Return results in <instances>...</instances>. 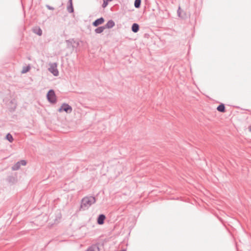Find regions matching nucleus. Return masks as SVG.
<instances>
[{
	"label": "nucleus",
	"mask_w": 251,
	"mask_h": 251,
	"mask_svg": "<svg viewBox=\"0 0 251 251\" xmlns=\"http://www.w3.org/2000/svg\"><path fill=\"white\" fill-rule=\"evenodd\" d=\"M105 28V26H100L96 28L95 31L97 33H100L103 31Z\"/></svg>",
	"instance_id": "ddd939ff"
},
{
	"label": "nucleus",
	"mask_w": 251,
	"mask_h": 251,
	"mask_svg": "<svg viewBox=\"0 0 251 251\" xmlns=\"http://www.w3.org/2000/svg\"><path fill=\"white\" fill-rule=\"evenodd\" d=\"M47 7L49 9H50V10H53V8L52 7H51L49 6H47Z\"/></svg>",
	"instance_id": "a211bd4d"
},
{
	"label": "nucleus",
	"mask_w": 251,
	"mask_h": 251,
	"mask_svg": "<svg viewBox=\"0 0 251 251\" xmlns=\"http://www.w3.org/2000/svg\"><path fill=\"white\" fill-rule=\"evenodd\" d=\"M249 130L251 132V126L249 127Z\"/></svg>",
	"instance_id": "6ab92c4d"
},
{
	"label": "nucleus",
	"mask_w": 251,
	"mask_h": 251,
	"mask_svg": "<svg viewBox=\"0 0 251 251\" xmlns=\"http://www.w3.org/2000/svg\"><path fill=\"white\" fill-rule=\"evenodd\" d=\"M111 0H103V3L102 4L103 7H104V8L105 7L107 6V5L108 4V2Z\"/></svg>",
	"instance_id": "f3484780"
},
{
	"label": "nucleus",
	"mask_w": 251,
	"mask_h": 251,
	"mask_svg": "<svg viewBox=\"0 0 251 251\" xmlns=\"http://www.w3.org/2000/svg\"><path fill=\"white\" fill-rule=\"evenodd\" d=\"M34 32L37 34V35L41 36L42 34V31L41 29L38 27H36L33 29Z\"/></svg>",
	"instance_id": "1a4fd4ad"
},
{
	"label": "nucleus",
	"mask_w": 251,
	"mask_h": 251,
	"mask_svg": "<svg viewBox=\"0 0 251 251\" xmlns=\"http://www.w3.org/2000/svg\"><path fill=\"white\" fill-rule=\"evenodd\" d=\"M96 202L95 197L90 196L84 198L82 200L81 208L85 210Z\"/></svg>",
	"instance_id": "f257e3e1"
},
{
	"label": "nucleus",
	"mask_w": 251,
	"mask_h": 251,
	"mask_svg": "<svg viewBox=\"0 0 251 251\" xmlns=\"http://www.w3.org/2000/svg\"><path fill=\"white\" fill-rule=\"evenodd\" d=\"M47 98L50 102L55 103L56 102V96L55 95L54 92L53 90H50L49 91L47 94Z\"/></svg>",
	"instance_id": "7ed1b4c3"
},
{
	"label": "nucleus",
	"mask_w": 251,
	"mask_h": 251,
	"mask_svg": "<svg viewBox=\"0 0 251 251\" xmlns=\"http://www.w3.org/2000/svg\"><path fill=\"white\" fill-rule=\"evenodd\" d=\"M105 216L104 215H103V214L100 215L98 218V221H97L99 225H102L104 223V221L105 220Z\"/></svg>",
	"instance_id": "0eeeda50"
},
{
	"label": "nucleus",
	"mask_w": 251,
	"mask_h": 251,
	"mask_svg": "<svg viewBox=\"0 0 251 251\" xmlns=\"http://www.w3.org/2000/svg\"><path fill=\"white\" fill-rule=\"evenodd\" d=\"M72 108L67 104H63L61 107L58 109L59 112L65 111L67 113H70L72 112Z\"/></svg>",
	"instance_id": "20e7f679"
},
{
	"label": "nucleus",
	"mask_w": 251,
	"mask_h": 251,
	"mask_svg": "<svg viewBox=\"0 0 251 251\" xmlns=\"http://www.w3.org/2000/svg\"><path fill=\"white\" fill-rule=\"evenodd\" d=\"M217 109L218 111H219V112H224L225 111V107L223 104H221L219 105L217 107Z\"/></svg>",
	"instance_id": "9d476101"
},
{
	"label": "nucleus",
	"mask_w": 251,
	"mask_h": 251,
	"mask_svg": "<svg viewBox=\"0 0 251 251\" xmlns=\"http://www.w3.org/2000/svg\"><path fill=\"white\" fill-rule=\"evenodd\" d=\"M104 22V20L103 18H100L97 19L93 23V25L94 26H97L99 25L102 24Z\"/></svg>",
	"instance_id": "423d86ee"
},
{
	"label": "nucleus",
	"mask_w": 251,
	"mask_h": 251,
	"mask_svg": "<svg viewBox=\"0 0 251 251\" xmlns=\"http://www.w3.org/2000/svg\"><path fill=\"white\" fill-rule=\"evenodd\" d=\"M139 30V25L137 24H133L132 26V30L134 32H137Z\"/></svg>",
	"instance_id": "f8f14e48"
},
{
	"label": "nucleus",
	"mask_w": 251,
	"mask_h": 251,
	"mask_svg": "<svg viewBox=\"0 0 251 251\" xmlns=\"http://www.w3.org/2000/svg\"><path fill=\"white\" fill-rule=\"evenodd\" d=\"M30 69V67L29 65L27 66H25V67H24L23 68V70L22 71V74L26 73L27 72H28Z\"/></svg>",
	"instance_id": "4468645a"
},
{
	"label": "nucleus",
	"mask_w": 251,
	"mask_h": 251,
	"mask_svg": "<svg viewBox=\"0 0 251 251\" xmlns=\"http://www.w3.org/2000/svg\"><path fill=\"white\" fill-rule=\"evenodd\" d=\"M115 25L114 22L112 21H109L107 24L105 25V28H110L113 27Z\"/></svg>",
	"instance_id": "6e6552de"
},
{
	"label": "nucleus",
	"mask_w": 251,
	"mask_h": 251,
	"mask_svg": "<svg viewBox=\"0 0 251 251\" xmlns=\"http://www.w3.org/2000/svg\"><path fill=\"white\" fill-rule=\"evenodd\" d=\"M26 164V162L25 160H21L18 162L12 167L13 170H17L20 169L21 165L25 166Z\"/></svg>",
	"instance_id": "39448f33"
},
{
	"label": "nucleus",
	"mask_w": 251,
	"mask_h": 251,
	"mask_svg": "<svg viewBox=\"0 0 251 251\" xmlns=\"http://www.w3.org/2000/svg\"><path fill=\"white\" fill-rule=\"evenodd\" d=\"M141 0H135L134 2V6L136 8H139L140 7Z\"/></svg>",
	"instance_id": "2eb2a0df"
},
{
	"label": "nucleus",
	"mask_w": 251,
	"mask_h": 251,
	"mask_svg": "<svg viewBox=\"0 0 251 251\" xmlns=\"http://www.w3.org/2000/svg\"><path fill=\"white\" fill-rule=\"evenodd\" d=\"M57 64L56 63H50L49 64V71L54 76H58L59 71L57 70Z\"/></svg>",
	"instance_id": "f03ea898"
},
{
	"label": "nucleus",
	"mask_w": 251,
	"mask_h": 251,
	"mask_svg": "<svg viewBox=\"0 0 251 251\" xmlns=\"http://www.w3.org/2000/svg\"><path fill=\"white\" fill-rule=\"evenodd\" d=\"M67 10L70 13H72L74 11L72 0H70L69 5L67 7Z\"/></svg>",
	"instance_id": "9b49d317"
},
{
	"label": "nucleus",
	"mask_w": 251,
	"mask_h": 251,
	"mask_svg": "<svg viewBox=\"0 0 251 251\" xmlns=\"http://www.w3.org/2000/svg\"><path fill=\"white\" fill-rule=\"evenodd\" d=\"M6 139L10 142H12L13 141V138L12 136L9 133L7 134V135H6Z\"/></svg>",
	"instance_id": "dca6fc26"
}]
</instances>
